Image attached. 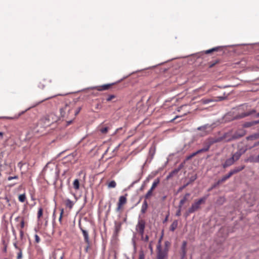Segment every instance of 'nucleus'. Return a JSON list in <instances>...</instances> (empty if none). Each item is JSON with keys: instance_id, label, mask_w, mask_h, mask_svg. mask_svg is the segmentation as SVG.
I'll use <instances>...</instances> for the list:
<instances>
[{"instance_id": "nucleus-62", "label": "nucleus", "mask_w": 259, "mask_h": 259, "mask_svg": "<svg viewBox=\"0 0 259 259\" xmlns=\"http://www.w3.org/2000/svg\"><path fill=\"white\" fill-rule=\"evenodd\" d=\"M180 116H176L175 118H174L173 119H172L171 120H170V122H173L175 120H176L177 118L180 117Z\"/></svg>"}, {"instance_id": "nucleus-13", "label": "nucleus", "mask_w": 259, "mask_h": 259, "mask_svg": "<svg viewBox=\"0 0 259 259\" xmlns=\"http://www.w3.org/2000/svg\"><path fill=\"white\" fill-rule=\"evenodd\" d=\"M115 83L105 84L100 86L96 87L95 88L99 91H106L109 90L110 88Z\"/></svg>"}, {"instance_id": "nucleus-16", "label": "nucleus", "mask_w": 259, "mask_h": 259, "mask_svg": "<svg viewBox=\"0 0 259 259\" xmlns=\"http://www.w3.org/2000/svg\"><path fill=\"white\" fill-rule=\"evenodd\" d=\"M256 112V110L254 109H252L251 110H250L249 111H247L245 112H244L242 113L241 115H239L240 118H243L246 116H248L249 115H252L253 114H254Z\"/></svg>"}, {"instance_id": "nucleus-17", "label": "nucleus", "mask_w": 259, "mask_h": 259, "mask_svg": "<svg viewBox=\"0 0 259 259\" xmlns=\"http://www.w3.org/2000/svg\"><path fill=\"white\" fill-rule=\"evenodd\" d=\"M208 139L211 143V145H213L214 143L221 142L223 141V139L222 136L220 137H209Z\"/></svg>"}, {"instance_id": "nucleus-63", "label": "nucleus", "mask_w": 259, "mask_h": 259, "mask_svg": "<svg viewBox=\"0 0 259 259\" xmlns=\"http://www.w3.org/2000/svg\"><path fill=\"white\" fill-rule=\"evenodd\" d=\"M220 200V201H221L224 202V200H225V198H223V197H220V198L219 199V200Z\"/></svg>"}, {"instance_id": "nucleus-42", "label": "nucleus", "mask_w": 259, "mask_h": 259, "mask_svg": "<svg viewBox=\"0 0 259 259\" xmlns=\"http://www.w3.org/2000/svg\"><path fill=\"white\" fill-rule=\"evenodd\" d=\"M196 152H193L192 153V154H191L190 155H189V156H188L186 158V160H190V159H191L192 157H193L194 156H196Z\"/></svg>"}, {"instance_id": "nucleus-61", "label": "nucleus", "mask_w": 259, "mask_h": 259, "mask_svg": "<svg viewBox=\"0 0 259 259\" xmlns=\"http://www.w3.org/2000/svg\"><path fill=\"white\" fill-rule=\"evenodd\" d=\"M152 176L149 175L148 176V177L146 178V182H148L150 179H152Z\"/></svg>"}, {"instance_id": "nucleus-45", "label": "nucleus", "mask_w": 259, "mask_h": 259, "mask_svg": "<svg viewBox=\"0 0 259 259\" xmlns=\"http://www.w3.org/2000/svg\"><path fill=\"white\" fill-rule=\"evenodd\" d=\"M22 257V250H19L17 254V259H21Z\"/></svg>"}, {"instance_id": "nucleus-4", "label": "nucleus", "mask_w": 259, "mask_h": 259, "mask_svg": "<svg viewBox=\"0 0 259 259\" xmlns=\"http://www.w3.org/2000/svg\"><path fill=\"white\" fill-rule=\"evenodd\" d=\"M160 243V240L159 241V244L157 246V259H166L167 257L168 249L165 248L163 249H162Z\"/></svg>"}, {"instance_id": "nucleus-56", "label": "nucleus", "mask_w": 259, "mask_h": 259, "mask_svg": "<svg viewBox=\"0 0 259 259\" xmlns=\"http://www.w3.org/2000/svg\"><path fill=\"white\" fill-rule=\"evenodd\" d=\"M14 246L15 249H17L18 250L21 249L18 246L17 243H16V242L14 243Z\"/></svg>"}, {"instance_id": "nucleus-1", "label": "nucleus", "mask_w": 259, "mask_h": 259, "mask_svg": "<svg viewBox=\"0 0 259 259\" xmlns=\"http://www.w3.org/2000/svg\"><path fill=\"white\" fill-rule=\"evenodd\" d=\"M74 108V104L73 103L66 104L60 109V114L62 117L66 118H72L73 114L72 112Z\"/></svg>"}, {"instance_id": "nucleus-51", "label": "nucleus", "mask_w": 259, "mask_h": 259, "mask_svg": "<svg viewBox=\"0 0 259 259\" xmlns=\"http://www.w3.org/2000/svg\"><path fill=\"white\" fill-rule=\"evenodd\" d=\"M49 166L48 164L46 165V166L44 167L43 171L45 174H46L48 172V171Z\"/></svg>"}, {"instance_id": "nucleus-29", "label": "nucleus", "mask_w": 259, "mask_h": 259, "mask_svg": "<svg viewBox=\"0 0 259 259\" xmlns=\"http://www.w3.org/2000/svg\"><path fill=\"white\" fill-rule=\"evenodd\" d=\"M121 229V224L120 223H115V232L117 234Z\"/></svg>"}, {"instance_id": "nucleus-23", "label": "nucleus", "mask_w": 259, "mask_h": 259, "mask_svg": "<svg viewBox=\"0 0 259 259\" xmlns=\"http://www.w3.org/2000/svg\"><path fill=\"white\" fill-rule=\"evenodd\" d=\"M232 172H231V171H229V172L223 176L221 179H220V180L221 181V182L223 183L224 182H225L227 180H228V179H229L232 176Z\"/></svg>"}, {"instance_id": "nucleus-43", "label": "nucleus", "mask_w": 259, "mask_h": 259, "mask_svg": "<svg viewBox=\"0 0 259 259\" xmlns=\"http://www.w3.org/2000/svg\"><path fill=\"white\" fill-rule=\"evenodd\" d=\"M108 131V128L107 127H105L100 129V132L102 134H106Z\"/></svg>"}, {"instance_id": "nucleus-52", "label": "nucleus", "mask_w": 259, "mask_h": 259, "mask_svg": "<svg viewBox=\"0 0 259 259\" xmlns=\"http://www.w3.org/2000/svg\"><path fill=\"white\" fill-rule=\"evenodd\" d=\"M18 179V177L17 176H14V177H9L8 178V180L9 181H11L13 179Z\"/></svg>"}, {"instance_id": "nucleus-55", "label": "nucleus", "mask_w": 259, "mask_h": 259, "mask_svg": "<svg viewBox=\"0 0 259 259\" xmlns=\"http://www.w3.org/2000/svg\"><path fill=\"white\" fill-rule=\"evenodd\" d=\"M197 178V177L196 176H193V177H192L191 178H190V182L189 183H191L193 181H194Z\"/></svg>"}, {"instance_id": "nucleus-37", "label": "nucleus", "mask_w": 259, "mask_h": 259, "mask_svg": "<svg viewBox=\"0 0 259 259\" xmlns=\"http://www.w3.org/2000/svg\"><path fill=\"white\" fill-rule=\"evenodd\" d=\"M141 237V240L144 242H148L149 240V236L146 235L145 236L143 234V235H140Z\"/></svg>"}, {"instance_id": "nucleus-47", "label": "nucleus", "mask_w": 259, "mask_h": 259, "mask_svg": "<svg viewBox=\"0 0 259 259\" xmlns=\"http://www.w3.org/2000/svg\"><path fill=\"white\" fill-rule=\"evenodd\" d=\"M115 98V96L113 95H109L108 96V97L107 98V101H111L113 99Z\"/></svg>"}, {"instance_id": "nucleus-9", "label": "nucleus", "mask_w": 259, "mask_h": 259, "mask_svg": "<svg viewBox=\"0 0 259 259\" xmlns=\"http://www.w3.org/2000/svg\"><path fill=\"white\" fill-rule=\"evenodd\" d=\"M245 135V132L244 130H239L233 135V139L235 140L243 137Z\"/></svg>"}, {"instance_id": "nucleus-21", "label": "nucleus", "mask_w": 259, "mask_h": 259, "mask_svg": "<svg viewBox=\"0 0 259 259\" xmlns=\"http://www.w3.org/2000/svg\"><path fill=\"white\" fill-rule=\"evenodd\" d=\"M258 123H259V120H256V121L246 122L244 124L243 126L244 127H249L252 126L253 125H254L255 124H257Z\"/></svg>"}, {"instance_id": "nucleus-35", "label": "nucleus", "mask_w": 259, "mask_h": 259, "mask_svg": "<svg viewBox=\"0 0 259 259\" xmlns=\"http://www.w3.org/2000/svg\"><path fill=\"white\" fill-rule=\"evenodd\" d=\"M222 184V183L221 182V181L220 180V179L215 183H214L211 187V188L209 189V190H212V189L213 188H216L217 187H218L219 185Z\"/></svg>"}, {"instance_id": "nucleus-18", "label": "nucleus", "mask_w": 259, "mask_h": 259, "mask_svg": "<svg viewBox=\"0 0 259 259\" xmlns=\"http://www.w3.org/2000/svg\"><path fill=\"white\" fill-rule=\"evenodd\" d=\"M211 144L209 141V140L206 139L203 142V148L206 152L208 151L211 146Z\"/></svg>"}, {"instance_id": "nucleus-39", "label": "nucleus", "mask_w": 259, "mask_h": 259, "mask_svg": "<svg viewBox=\"0 0 259 259\" xmlns=\"http://www.w3.org/2000/svg\"><path fill=\"white\" fill-rule=\"evenodd\" d=\"M208 127V124H205V125H204L203 126H199V127H197V130L198 131H204Z\"/></svg>"}, {"instance_id": "nucleus-10", "label": "nucleus", "mask_w": 259, "mask_h": 259, "mask_svg": "<svg viewBox=\"0 0 259 259\" xmlns=\"http://www.w3.org/2000/svg\"><path fill=\"white\" fill-rule=\"evenodd\" d=\"M218 99H202L201 102L203 104H207L212 102L221 101L224 100L226 97H218Z\"/></svg>"}, {"instance_id": "nucleus-46", "label": "nucleus", "mask_w": 259, "mask_h": 259, "mask_svg": "<svg viewBox=\"0 0 259 259\" xmlns=\"http://www.w3.org/2000/svg\"><path fill=\"white\" fill-rule=\"evenodd\" d=\"M219 62V61L216 60L213 63H209V68H212L217 63Z\"/></svg>"}, {"instance_id": "nucleus-28", "label": "nucleus", "mask_w": 259, "mask_h": 259, "mask_svg": "<svg viewBox=\"0 0 259 259\" xmlns=\"http://www.w3.org/2000/svg\"><path fill=\"white\" fill-rule=\"evenodd\" d=\"M73 188L75 190H78L79 188V182L78 179H75L73 183Z\"/></svg>"}, {"instance_id": "nucleus-24", "label": "nucleus", "mask_w": 259, "mask_h": 259, "mask_svg": "<svg viewBox=\"0 0 259 259\" xmlns=\"http://www.w3.org/2000/svg\"><path fill=\"white\" fill-rule=\"evenodd\" d=\"M178 223L177 221H174L170 225V230L171 231H174L176 230V229L177 228V227L178 226Z\"/></svg>"}, {"instance_id": "nucleus-40", "label": "nucleus", "mask_w": 259, "mask_h": 259, "mask_svg": "<svg viewBox=\"0 0 259 259\" xmlns=\"http://www.w3.org/2000/svg\"><path fill=\"white\" fill-rule=\"evenodd\" d=\"M55 97V96H51V97H48V98H46V99H44V100H42L40 101V102H38V103H36L35 105H34L33 107H35V106H36L38 105V104H39L40 103H41L43 102L44 101H46V100H49V99H52V98H53V97Z\"/></svg>"}, {"instance_id": "nucleus-31", "label": "nucleus", "mask_w": 259, "mask_h": 259, "mask_svg": "<svg viewBox=\"0 0 259 259\" xmlns=\"http://www.w3.org/2000/svg\"><path fill=\"white\" fill-rule=\"evenodd\" d=\"M19 200L21 202H24L26 200V196L25 194H21L18 197Z\"/></svg>"}, {"instance_id": "nucleus-59", "label": "nucleus", "mask_w": 259, "mask_h": 259, "mask_svg": "<svg viewBox=\"0 0 259 259\" xmlns=\"http://www.w3.org/2000/svg\"><path fill=\"white\" fill-rule=\"evenodd\" d=\"M20 226H21V228H23L24 227V221L23 220H22L21 221V223H20Z\"/></svg>"}, {"instance_id": "nucleus-64", "label": "nucleus", "mask_w": 259, "mask_h": 259, "mask_svg": "<svg viewBox=\"0 0 259 259\" xmlns=\"http://www.w3.org/2000/svg\"><path fill=\"white\" fill-rule=\"evenodd\" d=\"M3 135H4V133L3 132H0V138L1 139L3 138Z\"/></svg>"}, {"instance_id": "nucleus-7", "label": "nucleus", "mask_w": 259, "mask_h": 259, "mask_svg": "<svg viewBox=\"0 0 259 259\" xmlns=\"http://www.w3.org/2000/svg\"><path fill=\"white\" fill-rule=\"evenodd\" d=\"M224 47H222V46L217 47H214L212 49H210L205 51V54H210L213 52H218L220 53V55H223L224 53Z\"/></svg>"}, {"instance_id": "nucleus-41", "label": "nucleus", "mask_w": 259, "mask_h": 259, "mask_svg": "<svg viewBox=\"0 0 259 259\" xmlns=\"http://www.w3.org/2000/svg\"><path fill=\"white\" fill-rule=\"evenodd\" d=\"M145 254L143 250H140L139 252V259H144Z\"/></svg>"}, {"instance_id": "nucleus-36", "label": "nucleus", "mask_w": 259, "mask_h": 259, "mask_svg": "<svg viewBox=\"0 0 259 259\" xmlns=\"http://www.w3.org/2000/svg\"><path fill=\"white\" fill-rule=\"evenodd\" d=\"M24 113V111H22L20 112L17 116H15L14 117H7L6 118L8 119H18L22 114Z\"/></svg>"}, {"instance_id": "nucleus-12", "label": "nucleus", "mask_w": 259, "mask_h": 259, "mask_svg": "<svg viewBox=\"0 0 259 259\" xmlns=\"http://www.w3.org/2000/svg\"><path fill=\"white\" fill-rule=\"evenodd\" d=\"M223 141L225 142H229L234 141L233 135L231 133H226L222 136Z\"/></svg>"}, {"instance_id": "nucleus-58", "label": "nucleus", "mask_w": 259, "mask_h": 259, "mask_svg": "<svg viewBox=\"0 0 259 259\" xmlns=\"http://www.w3.org/2000/svg\"><path fill=\"white\" fill-rule=\"evenodd\" d=\"M149 152L151 153L152 152V155H153L155 153V148H151L150 150H149Z\"/></svg>"}, {"instance_id": "nucleus-22", "label": "nucleus", "mask_w": 259, "mask_h": 259, "mask_svg": "<svg viewBox=\"0 0 259 259\" xmlns=\"http://www.w3.org/2000/svg\"><path fill=\"white\" fill-rule=\"evenodd\" d=\"M148 208V203L146 200H145L142 204L141 211L142 213H145Z\"/></svg>"}, {"instance_id": "nucleus-8", "label": "nucleus", "mask_w": 259, "mask_h": 259, "mask_svg": "<svg viewBox=\"0 0 259 259\" xmlns=\"http://www.w3.org/2000/svg\"><path fill=\"white\" fill-rule=\"evenodd\" d=\"M185 161L182 163H181L178 168L174 169L171 171L168 175L167 176V179H169V178L172 177L175 175L177 174L184 166Z\"/></svg>"}, {"instance_id": "nucleus-54", "label": "nucleus", "mask_w": 259, "mask_h": 259, "mask_svg": "<svg viewBox=\"0 0 259 259\" xmlns=\"http://www.w3.org/2000/svg\"><path fill=\"white\" fill-rule=\"evenodd\" d=\"M38 87L39 88L43 89L45 87V85L41 82H40Z\"/></svg>"}, {"instance_id": "nucleus-57", "label": "nucleus", "mask_w": 259, "mask_h": 259, "mask_svg": "<svg viewBox=\"0 0 259 259\" xmlns=\"http://www.w3.org/2000/svg\"><path fill=\"white\" fill-rule=\"evenodd\" d=\"M152 242L151 241L150 243H149V249H150L151 251L152 252L153 251V247H152Z\"/></svg>"}, {"instance_id": "nucleus-15", "label": "nucleus", "mask_w": 259, "mask_h": 259, "mask_svg": "<svg viewBox=\"0 0 259 259\" xmlns=\"http://www.w3.org/2000/svg\"><path fill=\"white\" fill-rule=\"evenodd\" d=\"M79 228L81 230V231L83 234V236L84 237L85 242L87 243V244H89L90 240H89L88 232L87 230L83 229L81 227V226L80 225H79Z\"/></svg>"}, {"instance_id": "nucleus-50", "label": "nucleus", "mask_w": 259, "mask_h": 259, "mask_svg": "<svg viewBox=\"0 0 259 259\" xmlns=\"http://www.w3.org/2000/svg\"><path fill=\"white\" fill-rule=\"evenodd\" d=\"M205 152H206V151H205V150H204V149L202 148H201V149H199V150H198L196 151L195 152H196V155H197V154H199V153H200Z\"/></svg>"}, {"instance_id": "nucleus-30", "label": "nucleus", "mask_w": 259, "mask_h": 259, "mask_svg": "<svg viewBox=\"0 0 259 259\" xmlns=\"http://www.w3.org/2000/svg\"><path fill=\"white\" fill-rule=\"evenodd\" d=\"M81 109V107H78L75 109L74 113H73V115L72 116V119H73L75 117V116L79 113Z\"/></svg>"}, {"instance_id": "nucleus-60", "label": "nucleus", "mask_w": 259, "mask_h": 259, "mask_svg": "<svg viewBox=\"0 0 259 259\" xmlns=\"http://www.w3.org/2000/svg\"><path fill=\"white\" fill-rule=\"evenodd\" d=\"M89 247H90V243L89 244H87V246H86V247L85 248V251L86 252H87L88 251V249H89Z\"/></svg>"}, {"instance_id": "nucleus-34", "label": "nucleus", "mask_w": 259, "mask_h": 259, "mask_svg": "<svg viewBox=\"0 0 259 259\" xmlns=\"http://www.w3.org/2000/svg\"><path fill=\"white\" fill-rule=\"evenodd\" d=\"M153 190L150 189L145 196L146 199H148L152 194Z\"/></svg>"}, {"instance_id": "nucleus-25", "label": "nucleus", "mask_w": 259, "mask_h": 259, "mask_svg": "<svg viewBox=\"0 0 259 259\" xmlns=\"http://www.w3.org/2000/svg\"><path fill=\"white\" fill-rule=\"evenodd\" d=\"M186 245H187L186 241H184L183 242L182 246L181 247L182 251V253H183V255H182L183 257H184L186 255Z\"/></svg>"}, {"instance_id": "nucleus-32", "label": "nucleus", "mask_w": 259, "mask_h": 259, "mask_svg": "<svg viewBox=\"0 0 259 259\" xmlns=\"http://www.w3.org/2000/svg\"><path fill=\"white\" fill-rule=\"evenodd\" d=\"M116 183L114 181H111L108 185L109 188H114L116 187Z\"/></svg>"}, {"instance_id": "nucleus-5", "label": "nucleus", "mask_w": 259, "mask_h": 259, "mask_svg": "<svg viewBox=\"0 0 259 259\" xmlns=\"http://www.w3.org/2000/svg\"><path fill=\"white\" fill-rule=\"evenodd\" d=\"M146 222L144 220L139 219L138 223L136 226V230L139 233L140 235H143L144 233Z\"/></svg>"}, {"instance_id": "nucleus-49", "label": "nucleus", "mask_w": 259, "mask_h": 259, "mask_svg": "<svg viewBox=\"0 0 259 259\" xmlns=\"http://www.w3.org/2000/svg\"><path fill=\"white\" fill-rule=\"evenodd\" d=\"M181 208L182 207H179V209H178L176 215L178 217H179L181 214Z\"/></svg>"}, {"instance_id": "nucleus-6", "label": "nucleus", "mask_w": 259, "mask_h": 259, "mask_svg": "<svg viewBox=\"0 0 259 259\" xmlns=\"http://www.w3.org/2000/svg\"><path fill=\"white\" fill-rule=\"evenodd\" d=\"M127 194H125L124 195L121 196L119 198V200L117 203V207L116 211H119L121 208L122 206L125 204L127 202L126 196Z\"/></svg>"}, {"instance_id": "nucleus-2", "label": "nucleus", "mask_w": 259, "mask_h": 259, "mask_svg": "<svg viewBox=\"0 0 259 259\" xmlns=\"http://www.w3.org/2000/svg\"><path fill=\"white\" fill-rule=\"evenodd\" d=\"M207 197L208 195L200 198L198 200L196 201L194 203H193L191 206L189 208L187 212V215H188L189 214L193 213L194 212L199 209L200 208V205L201 204L205 203Z\"/></svg>"}, {"instance_id": "nucleus-20", "label": "nucleus", "mask_w": 259, "mask_h": 259, "mask_svg": "<svg viewBox=\"0 0 259 259\" xmlns=\"http://www.w3.org/2000/svg\"><path fill=\"white\" fill-rule=\"evenodd\" d=\"M244 167H245L244 165H242V166L236 167L234 168L233 169H231L230 171L232 172V175H233L234 174H237V173L239 172V171H241L242 170H243L244 168Z\"/></svg>"}, {"instance_id": "nucleus-19", "label": "nucleus", "mask_w": 259, "mask_h": 259, "mask_svg": "<svg viewBox=\"0 0 259 259\" xmlns=\"http://www.w3.org/2000/svg\"><path fill=\"white\" fill-rule=\"evenodd\" d=\"M190 196L189 193H186L184 197L180 200L179 204V207H182L183 205L187 201L188 198Z\"/></svg>"}, {"instance_id": "nucleus-27", "label": "nucleus", "mask_w": 259, "mask_h": 259, "mask_svg": "<svg viewBox=\"0 0 259 259\" xmlns=\"http://www.w3.org/2000/svg\"><path fill=\"white\" fill-rule=\"evenodd\" d=\"M159 182H160V180L159 178L155 179L154 180V181L153 182L152 185L150 189L153 190L156 187L157 185L159 183Z\"/></svg>"}, {"instance_id": "nucleus-38", "label": "nucleus", "mask_w": 259, "mask_h": 259, "mask_svg": "<svg viewBox=\"0 0 259 259\" xmlns=\"http://www.w3.org/2000/svg\"><path fill=\"white\" fill-rule=\"evenodd\" d=\"M43 212V209L41 207L39 208L38 211L37 212V218L39 219L42 216Z\"/></svg>"}, {"instance_id": "nucleus-53", "label": "nucleus", "mask_w": 259, "mask_h": 259, "mask_svg": "<svg viewBox=\"0 0 259 259\" xmlns=\"http://www.w3.org/2000/svg\"><path fill=\"white\" fill-rule=\"evenodd\" d=\"M63 214V209H62L61 210V211L60 214V217H59V221L60 222H61Z\"/></svg>"}, {"instance_id": "nucleus-3", "label": "nucleus", "mask_w": 259, "mask_h": 259, "mask_svg": "<svg viewBox=\"0 0 259 259\" xmlns=\"http://www.w3.org/2000/svg\"><path fill=\"white\" fill-rule=\"evenodd\" d=\"M58 120V117L53 113H51L46 115L41 119L42 122L47 126L50 125L51 124L56 122Z\"/></svg>"}, {"instance_id": "nucleus-14", "label": "nucleus", "mask_w": 259, "mask_h": 259, "mask_svg": "<svg viewBox=\"0 0 259 259\" xmlns=\"http://www.w3.org/2000/svg\"><path fill=\"white\" fill-rule=\"evenodd\" d=\"M234 163H235V161L231 157V158H229L226 159L225 162L223 164L222 166H223V168H227L228 167L231 166Z\"/></svg>"}, {"instance_id": "nucleus-26", "label": "nucleus", "mask_w": 259, "mask_h": 259, "mask_svg": "<svg viewBox=\"0 0 259 259\" xmlns=\"http://www.w3.org/2000/svg\"><path fill=\"white\" fill-rule=\"evenodd\" d=\"M65 204H66V206L69 208H72L74 205L73 201L69 199H67L66 200Z\"/></svg>"}, {"instance_id": "nucleus-48", "label": "nucleus", "mask_w": 259, "mask_h": 259, "mask_svg": "<svg viewBox=\"0 0 259 259\" xmlns=\"http://www.w3.org/2000/svg\"><path fill=\"white\" fill-rule=\"evenodd\" d=\"M34 238H35V241L36 243H38L40 242L39 237L37 234H35L34 235Z\"/></svg>"}, {"instance_id": "nucleus-44", "label": "nucleus", "mask_w": 259, "mask_h": 259, "mask_svg": "<svg viewBox=\"0 0 259 259\" xmlns=\"http://www.w3.org/2000/svg\"><path fill=\"white\" fill-rule=\"evenodd\" d=\"M190 184V183L189 182H188L187 184H186L185 185H183V186L179 188V190H178V191L179 192H180L183 189H184L185 188H186L187 186H188Z\"/></svg>"}, {"instance_id": "nucleus-11", "label": "nucleus", "mask_w": 259, "mask_h": 259, "mask_svg": "<svg viewBox=\"0 0 259 259\" xmlns=\"http://www.w3.org/2000/svg\"><path fill=\"white\" fill-rule=\"evenodd\" d=\"M245 152V150L239 149L235 152L232 156L234 161H236L239 159L241 156Z\"/></svg>"}, {"instance_id": "nucleus-33", "label": "nucleus", "mask_w": 259, "mask_h": 259, "mask_svg": "<svg viewBox=\"0 0 259 259\" xmlns=\"http://www.w3.org/2000/svg\"><path fill=\"white\" fill-rule=\"evenodd\" d=\"M249 160L252 162H259V154L255 158H250Z\"/></svg>"}]
</instances>
